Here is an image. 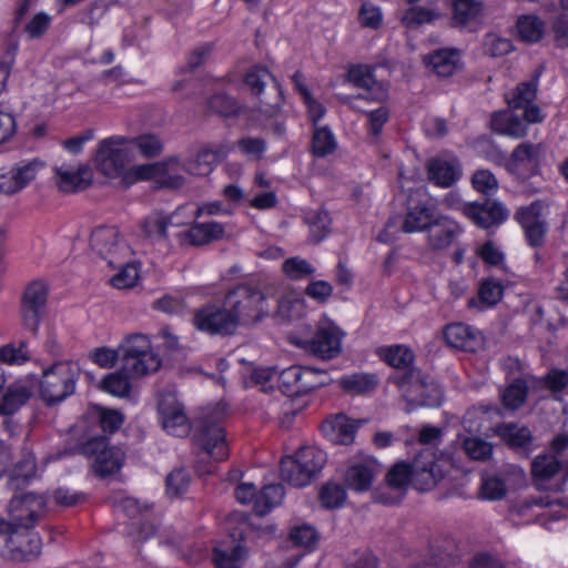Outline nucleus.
I'll list each match as a JSON object with an SVG mask.
<instances>
[{
    "label": "nucleus",
    "mask_w": 568,
    "mask_h": 568,
    "mask_svg": "<svg viewBox=\"0 0 568 568\" xmlns=\"http://www.w3.org/2000/svg\"><path fill=\"white\" fill-rule=\"evenodd\" d=\"M449 462L443 457H435L429 449H424L412 464L398 462L392 466L386 475L387 489L392 495L379 490L377 501L385 505L397 504L407 491L410 484L420 491L434 488L446 475Z\"/></svg>",
    "instance_id": "1"
},
{
    "label": "nucleus",
    "mask_w": 568,
    "mask_h": 568,
    "mask_svg": "<svg viewBox=\"0 0 568 568\" xmlns=\"http://www.w3.org/2000/svg\"><path fill=\"white\" fill-rule=\"evenodd\" d=\"M128 142L129 136L125 135L105 138L98 143L93 158L100 174L125 187L143 181L153 170L152 166L144 164L130 165L133 153Z\"/></svg>",
    "instance_id": "2"
},
{
    "label": "nucleus",
    "mask_w": 568,
    "mask_h": 568,
    "mask_svg": "<svg viewBox=\"0 0 568 568\" xmlns=\"http://www.w3.org/2000/svg\"><path fill=\"white\" fill-rule=\"evenodd\" d=\"M123 361V369L133 377L149 375L159 371L162 365L160 355L153 349L148 335L132 333L119 344Z\"/></svg>",
    "instance_id": "3"
},
{
    "label": "nucleus",
    "mask_w": 568,
    "mask_h": 568,
    "mask_svg": "<svg viewBox=\"0 0 568 568\" xmlns=\"http://www.w3.org/2000/svg\"><path fill=\"white\" fill-rule=\"evenodd\" d=\"M225 305L235 331L261 321L268 313L265 295L257 288L240 285L229 292Z\"/></svg>",
    "instance_id": "4"
},
{
    "label": "nucleus",
    "mask_w": 568,
    "mask_h": 568,
    "mask_svg": "<svg viewBox=\"0 0 568 568\" xmlns=\"http://www.w3.org/2000/svg\"><path fill=\"white\" fill-rule=\"evenodd\" d=\"M79 377L78 363L57 362L43 369L39 384L40 395L49 405L60 403L74 393Z\"/></svg>",
    "instance_id": "5"
},
{
    "label": "nucleus",
    "mask_w": 568,
    "mask_h": 568,
    "mask_svg": "<svg viewBox=\"0 0 568 568\" xmlns=\"http://www.w3.org/2000/svg\"><path fill=\"white\" fill-rule=\"evenodd\" d=\"M33 527L10 525L0 520V556L13 560L36 558L42 549V540Z\"/></svg>",
    "instance_id": "6"
},
{
    "label": "nucleus",
    "mask_w": 568,
    "mask_h": 568,
    "mask_svg": "<svg viewBox=\"0 0 568 568\" xmlns=\"http://www.w3.org/2000/svg\"><path fill=\"white\" fill-rule=\"evenodd\" d=\"M327 460L326 453L315 446L301 448L294 457L281 462V476L295 487H304L323 469Z\"/></svg>",
    "instance_id": "7"
},
{
    "label": "nucleus",
    "mask_w": 568,
    "mask_h": 568,
    "mask_svg": "<svg viewBox=\"0 0 568 568\" xmlns=\"http://www.w3.org/2000/svg\"><path fill=\"white\" fill-rule=\"evenodd\" d=\"M158 418L162 428L172 436L185 437L192 429V423L185 412L184 404L173 392H163L158 398Z\"/></svg>",
    "instance_id": "8"
},
{
    "label": "nucleus",
    "mask_w": 568,
    "mask_h": 568,
    "mask_svg": "<svg viewBox=\"0 0 568 568\" xmlns=\"http://www.w3.org/2000/svg\"><path fill=\"white\" fill-rule=\"evenodd\" d=\"M44 166L43 161L32 158L0 168V193L13 195L21 192L37 179Z\"/></svg>",
    "instance_id": "9"
},
{
    "label": "nucleus",
    "mask_w": 568,
    "mask_h": 568,
    "mask_svg": "<svg viewBox=\"0 0 568 568\" xmlns=\"http://www.w3.org/2000/svg\"><path fill=\"white\" fill-rule=\"evenodd\" d=\"M91 250L101 258L106 260L110 266H116L126 261L131 250L113 226H100L92 231L90 236Z\"/></svg>",
    "instance_id": "10"
},
{
    "label": "nucleus",
    "mask_w": 568,
    "mask_h": 568,
    "mask_svg": "<svg viewBox=\"0 0 568 568\" xmlns=\"http://www.w3.org/2000/svg\"><path fill=\"white\" fill-rule=\"evenodd\" d=\"M344 333L331 320L322 318L316 327L312 339L296 342V345L303 347L314 356L322 359L335 358L342 351V338Z\"/></svg>",
    "instance_id": "11"
},
{
    "label": "nucleus",
    "mask_w": 568,
    "mask_h": 568,
    "mask_svg": "<svg viewBox=\"0 0 568 568\" xmlns=\"http://www.w3.org/2000/svg\"><path fill=\"white\" fill-rule=\"evenodd\" d=\"M79 452L87 457H94V473L104 477L118 471L123 464L124 453L121 448L109 447L105 436H94L79 446Z\"/></svg>",
    "instance_id": "12"
},
{
    "label": "nucleus",
    "mask_w": 568,
    "mask_h": 568,
    "mask_svg": "<svg viewBox=\"0 0 568 568\" xmlns=\"http://www.w3.org/2000/svg\"><path fill=\"white\" fill-rule=\"evenodd\" d=\"M275 377L282 392L290 396L312 390L327 382L324 371L301 365H293L277 372Z\"/></svg>",
    "instance_id": "13"
},
{
    "label": "nucleus",
    "mask_w": 568,
    "mask_h": 568,
    "mask_svg": "<svg viewBox=\"0 0 568 568\" xmlns=\"http://www.w3.org/2000/svg\"><path fill=\"white\" fill-rule=\"evenodd\" d=\"M48 286L42 281H34L26 288L22 303L21 315L23 326L38 333L41 321L47 314Z\"/></svg>",
    "instance_id": "14"
},
{
    "label": "nucleus",
    "mask_w": 568,
    "mask_h": 568,
    "mask_svg": "<svg viewBox=\"0 0 568 568\" xmlns=\"http://www.w3.org/2000/svg\"><path fill=\"white\" fill-rule=\"evenodd\" d=\"M192 323L196 329L210 335H232L235 333L226 305L223 307L214 303H207L196 308L193 313Z\"/></svg>",
    "instance_id": "15"
},
{
    "label": "nucleus",
    "mask_w": 568,
    "mask_h": 568,
    "mask_svg": "<svg viewBox=\"0 0 568 568\" xmlns=\"http://www.w3.org/2000/svg\"><path fill=\"white\" fill-rule=\"evenodd\" d=\"M544 210V204L540 201H535L527 206L519 207L515 213V220L521 226L527 243L534 248L544 245L548 232Z\"/></svg>",
    "instance_id": "16"
},
{
    "label": "nucleus",
    "mask_w": 568,
    "mask_h": 568,
    "mask_svg": "<svg viewBox=\"0 0 568 568\" xmlns=\"http://www.w3.org/2000/svg\"><path fill=\"white\" fill-rule=\"evenodd\" d=\"M222 416V409L214 412L212 418L210 414H205L197 434V442L215 460H224L229 455L225 432L219 424Z\"/></svg>",
    "instance_id": "17"
},
{
    "label": "nucleus",
    "mask_w": 568,
    "mask_h": 568,
    "mask_svg": "<svg viewBox=\"0 0 568 568\" xmlns=\"http://www.w3.org/2000/svg\"><path fill=\"white\" fill-rule=\"evenodd\" d=\"M45 507L47 499L43 495L28 493L14 496L8 505V511L12 519L10 525L34 528L44 514Z\"/></svg>",
    "instance_id": "18"
},
{
    "label": "nucleus",
    "mask_w": 568,
    "mask_h": 568,
    "mask_svg": "<svg viewBox=\"0 0 568 568\" xmlns=\"http://www.w3.org/2000/svg\"><path fill=\"white\" fill-rule=\"evenodd\" d=\"M463 234L464 227L458 221L438 214L426 231L425 243L429 251L442 252L453 246Z\"/></svg>",
    "instance_id": "19"
},
{
    "label": "nucleus",
    "mask_w": 568,
    "mask_h": 568,
    "mask_svg": "<svg viewBox=\"0 0 568 568\" xmlns=\"http://www.w3.org/2000/svg\"><path fill=\"white\" fill-rule=\"evenodd\" d=\"M245 84L250 88L251 92L255 97H261L264 87L272 81L274 83V98L272 102H265L261 99L258 112L266 119L274 118L280 112V104L282 101V90L280 83L271 74V72L260 65L252 67L245 74Z\"/></svg>",
    "instance_id": "20"
},
{
    "label": "nucleus",
    "mask_w": 568,
    "mask_h": 568,
    "mask_svg": "<svg viewBox=\"0 0 568 568\" xmlns=\"http://www.w3.org/2000/svg\"><path fill=\"white\" fill-rule=\"evenodd\" d=\"M542 156L540 144L524 142L517 145L507 163L510 173L520 179H528L538 174Z\"/></svg>",
    "instance_id": "21"
},
{
    "label": "nucleus",
    "mask_w": 568,
    "mask_h": 568,
    "mask_svg": "<svg viewBox=\"0 0 568 568\" xmlns=\"http://www.w3.org/2000/svg\"><path fill=\"white\" fill-rule=\"evenodd\" d=\"M118 508L132 520L130 534L134 536L135 541H144L155 532V525L150 521L149 505H141L138 499L125 497L120 500Z\"/></svg>",
    "instance_id": "22"
},
{
    "label": "nucleus",
    "mask_w": 568,
    "mask_h": 568,
    "mask_svg": "<svg viewBox=\"0 0 568 568\" xmlns=\"http://www.w3.org/2000/svg\"><path fill=\"white\" fill-rule=\"evenodd\" d=\"M464 215L477 226L489 229L504 223L509 212L500 202L487 200L481 204L468 203L464 206Z\"/></svg>",
    "instance_id": "23"
},
{
    "label": "nucleus",
    "mask_w": 568,
    "mask_h": 568,
    "mask_svg": "<svg viewBox=\"0 0 568 568\" xmlns=\"http://www.w3.org/2000/svg\"><path fill=\"white\" fill-rule=\"evenodd\" d=\"M435 203L430 199L410 200L402 224L404 233L426 232L435 219Z\"/></svg>",
    "instance_id": "24"
},
{
    "label": "nucleus",
    "mask_w": 568,
    "mask_h": 568,
    "mask_svg": "<svg viewBox=\"0 0 568 568\" xmlns=\"http://www.w3.org/2000/svg\"><path fill=\"white\" fill-rule=\"evenodd\" d=\"M55 182L62 192L72 193L89 186L93 179L92 170L83 163H62L54 168Z\"/></svg>",
    "instance_id": "25"
},
{
    "label": "nucleus",
    "mask_w": 568,
    "mask_h": 568,
    "mask_svg": "<svg viewBox=\"0 0 568 568\" xmlns=\"http://www.w3.org/2000/svg\"><path fill=\"white\" fill-rule=\"evenodd\" d=\"M145 166H152L153 170L143 181L154 180L161 187L179 189L184 184V176L180 173L184 170V163L178 158H169L163 162L144 163Z\"/></svg>",
    "instance_id": "26"
},
{
    "label": "nucleus",
    "mask_w": 568,
    "mask_h": 568,
    "mask_svg": "<svg viewBox=\"0 0 568 568\" xmlns=\"http://www.w3.org/2000/svg\"><path fill=\"white\" fill-rule=\"evenodd\" d=\"M426 169L429 181L440 187H450L462 176L459 162L453 156L433 158Z\"/></svg>",
    "instance_id": "27"
},
{
    "label": "nucleus",
    "mask_w": 568,
    "mask_h": 568,
    "mask_svg": "<svg viewBox=\"0 0 568 568\" xmlns=\"http://www.w3.org/2000/svg\"><path fill=\"white\" fill-rule=\"evenodd\" d=\"M231 151L226 144H219L200 150L194 160L189 161L184 171L199 176L209 175L214 166L220 163Z\"/></svg>",
    "instance_id": "28"
},
{
    "label": "nucleus",
    "mask_w": 568,
    "mask_h": 568,
    "mask_svg": "<svg viewBox=\"0 0 568 568\" xmlns=\"http://www.w3.org/2000/svg\"><path fill=\"white\" fill-rule=\"evenodd\" d=\"M379 471L376 460L367 458L351 465L345 473V484L355 491H366Z\"/></svg>",
    "instance_id": "29"
},
{
    "label": "nucleus",
    "mask_w": 568,
    "mask_h": 568,
    "mask_svg": "<svg viewBox=\"0 0 568 568\" xmlns=\"http://www.w3.org/2000/svg\"><path fill=\"white\" fill-rule=\"evenodd\" d=\"M423 61L440 78L453 75L462 67L460 51L452 48L435 50L424 55Z\"/></svg>",
    "instance_id": "30"
},
{
    "label": "nucleus",
    "mask_w": 568,
    "mask_h": 568,
    "mask_svg": "<svg viewBox=\"0 0 568 568\" xmlns=\"http://www.w3.org/2000/svg\"><path fill=\"white\" fill-rule=\"evenodd\" d=\"M358 425L347 416L339 414L327 418L322 424L324 436L335 444L348 445L353 443Z\"/></svg>",
    "instance_id": "31"
},
{
    "label": "nucleus",
    "mask_w": 568,
    "mask_h": 568,
    "mask_svg": "<svg viewBox=\"0 0 568 568\" xmlns=\"http://www.w3.org/2000/svg\"><path fill=\"white\" fill-rule=\"evenodd\" d=\"M444 336L449 346L465 352H475L480 345L478 332L463 323L447 325Z\"/></svg>",
    "instance_id": "32"
},
{
    "label": "nucleus",
    "mask_w": 568,
    "mask_h": 568,
    "mask_svg": "<svg viewBox=\"0 0 568 568\" xmlns=\"http://www.w3.org/2000/svg\"><path fill=\"white\" fill-rule=\"evenodd\" d=\"M31 388L22 381L7 386L0 394V414L10 415L19 410L30 398Z\"/></svg>",
    "instance_id": "33"
},
{
    "label": "nucleus",
    "mask_w": 568,
    "mask_h": 568,
    "mask_svg": "<svg viewBox=\"0 0 568 568\" xmlns=\"http://www.w3.org/2000/svg\"><path fill=\"white\" fill-rule=\"evenodd\" d=\"M491 129L504 135L511 138H523L527 133L525 122L516 115L513 111H500L491 115Z\"/></svg>",
    "instance_id": "34"
},
{
    "label": "nucleus",
    "mask_w": 568,
    "mask_h": 568,
    "mask_svg": "<svg viewBox=\"0 0 568 568\" xmlns=\"http://www.w3.org/2000/svg\"><path fill=\"white\" fill-rule=\"evenodd\" d=\"M224 233L225 230L222 223H195L184 233V240L194 246H201L221 240Z\"/></svg>",
    "instance_id": "35"
},
{
    "label": "nucleus",
    "mask_w": 568,
    "mask_h": 568,
    "mask_svg": "<svg viewBox=\"0 0 568 568\" xmlns=\"http://www.w3.org/2000/svg\"><path fill=\"white\" fill-rule=\"evenodd\" d=\"M516 29L520 40L536 43L545 34V22L535 14H521L517 19Z\"/></svg>",
    "instance_id": "36"
},
{
    "label": "nucleus",
    "mask_w": 568,
    "mask_h": 568,
    "mask_svg": "<svg viewBox=\"0 0 568 568\" xmlns=\"http://www.w3.org/2000/svg\"><path fill=\"white\" fill-rule=\"evenodd\" d=\"M246 557V550L241 545H217L214 548L213 560L216 568H241Z\"/></svg>",
    "instance_id": "37"
},
{
    "label": "nucleus",
    "mask_w": 568,
    "mask_h": 568,
    "mask_svg": "<svg viewBox=\"0 0 568 568\" xmlns=\"http://www.w3.org/2000/svg\"><path fill=\"white\" fill-rule=\"evenodd\" d=\"M284 488L281 484L265 486L255 499L254 511L263 516L281 504L284 498Z\"/></svg>",
    "instance_id": "38"
},
{
    "label": "nucleus",
    "mask_w": 568,
    "mask_h": 568,
    "mask_svg": "<svg viewBox=\"0 0 568 568\" xmlns=\"http://www.w3.org/2000/svg\"><path fill=\"white\" fill-rule=\"evenodd\" d=\"M88 418L100 424L104 433H113L123 424V415L116 409H106L100 406H92L88 412Z\"/></svg>",
    "instance_id": "39"
},
{
    "label": "nucleus",
    "mask_w": 568,
    "mask_h": 568,
    "mask_svg": "<svg viewBox=\"0 0 568 568\" xmlns=\"http://www.w3.org/2000/svg\"><path fill=\"white\" fill-rule=\"evenodd\" d=\"M377 354L389 366L395 368H407L414 361L413 352L404 345L379 347Z\"/></svg>",
    "instance_id": "40"
},
{
    "label": "nucleus",
    "mask_w": 568,
    "mask_h": 568,
    "mask_svg": "<svg viewBox=\"0 0 568 568\" xmlns=\"http://www.w3.org/2000/svg\"><path fill=\"white\" fill-rule=\"evenodd\" d=\"M129 148H135L146 159L159 156L163 151V142L156 134L144 133L138 136H129Z\"/></svg>",
    "instance_id": "41"
},
{
    "label": "nucleus",
    "mask_w": 568,
    "mask_h": 568,
    "mask_svg": "<svg viewBox=\"0 0 568 568\" xmlns=\"http://www.w3.org/2000/svg\"><path fill=\"white\" fill-rule=\"evenodd\" d=\"M341 386L352 393L364 394L373 390L378 384V377L371 373H354L339 379Z\"/></svg>",
    "instance_id": "42"
},
{
    "label": "nucleus",
    "mask_w": 568,
    "mask_h": 568,
    "mask_svg": "<svg viewBox=\"0 0 568 568\" xmlns=\"http://www.w3.org/2000/svg\"><path fill=\"white\" fill-rule=\"evenodd\" d=\"M171 224V217L154 212L146 216L142 223L141 229L145 237L151 240L166 239L168 226Z\"/></svg>",
    "instance_id": "43"
},
{
    "label": "nucleus",
    "mask_w": 568,
    "mask_h": 568,
    "mask_svg": "<svg viewBox=\"0 0 568 568\" xmlns=\"http://www.w3.org/2000/svg\"><path fill=\"white\" fill-rule=\"evenodd\" d=\"M129 375L132 376L123 368L122 371L106 375L102 381V389L116 397L128 396L131 390Z\"/></svg>",
    "instance_id": "44"
},
{
    "label": "nucleus",
    "mask_w": 568,
    "mask_h": 568,
    "mask_svg": "<svg viewBox=\"0 0 568 568\" xmlns=\"http://www.w3.org/2000/svg\"><path fill=\"white\" fill-rule=\"evenodd\" d=\"M483 11V4L476 0H456L454 3V21L462 27L475 21Z\"/></svg>",
    "instance_id": "45"
},
{
    "label": "nucleus",
    "mask_w": 568,
    "mask_h": 568,
    "mask_svg": "<svg viewBox=\"0 0 568 568\" xmlns=\"http://www.w3.org/2000/svg\"><path fill=\"white\" fill-rule=\"evenodd\" d=\"M336 140L327 126H316L313 133L312 150L316 156H326L336 149Z\"/></svg>",
    "instance_id": "46"
},
{
    "label": "nucleus",
    "mask_w": 568,
    "mask_h": 568,
    "mask_svg": "<svg viewBox=\"0 0 568 568\" xmlns=\"http://www.w3.org/2000/svg\"><path fill=\"white\" fill-rule=\"evenodd\" d=\"M282 271L288 278L300 281L312 276L316 268L305 258L293 256L283 262Z\"/></svg>",
    "instance_id": "47"
},
{
    "label": "nucleus",
    "mask_w": 568,
    "mask_h": 568,
    "mask_svg": "<svg viewBox=\"0 0 568 568\" xmlns=\"http://www.w3.org/2000/svg\"><path fill=\"white\" fill-rule=\"evenodd\" d=\"M37 475L36 459L33 456H26L19 462L10 476L9 484L12 488H18L21 485L28 484Z\"/></svg>",
    "instance_id": "48"
},
{
    "label": "nucleus",
    "mask_w": 568,
    "mask_h": 568,
    "mask_svg": "<svg viewBox=\"0 0 568 568\" xmlns=\"http://www.w3.org/2000/svg\"><path fill=\"white\" fill-rule=\"evenodd\" d=\"M497 434L513 447H526L531 440V434L527 427H518L514 424L499 426Z\"/></svg>",
    "instance_id": "49"
},
{
    "label": "nucleus",
    "mask_w": 568,
    "mask_h": 568,
    "mask_svg": "<svg viewBox=\"0 0 568 568\" xmlns=\"http://www.w3.org/2000/svg\"><path fill=\"white\" fill-rule=\"evenodd\" d=\"M318 532L311 525H297L290 531L291 541L301 548L312 551L318 542Z\"/></svg>",
    "instance_id": "50"
},
{
    "label": "nucleus",
    "mask_w": 568,
    "mask_h": 568,
    "mask_svg": "<svg viewBox=\"0 0 568 568\" xmlns=\"http://www.w3.org/2000/svg\"><path fill=\"white\" fill-rule=\"evenodd\" d=\"M560 464L552 455H539L531 465L534 476L538 481L550 479L560 469ZM541 485V483H539Z\"/></svg>",
    "instance_id": "51"
},
{
    "label": "nucleus",
    "mask_w": 568,
    "mask_h": 568,
    "mask_svg": "<svg viewBox=\"0 0 568 568\" xmlns=\"http://www.w3.org/2000/svg\"><path fill=\"white\" fill-rule=\"evenodd\" d=\"M537 79L518 84L513 97L508 99L509 106L513 110H519L532 103L537 94Z\"/></svg>",
    "instance_id": "52"
},
{
    "label": "nucleus",
    "mask_w": 568,
    "mask_h": 568,
    "mask_svg": "<svg viewBox=\"0 0 568 568\" xmlns=\"http://www.w3.org/2000/svg\"><path fill=\"white\" fill-rule=\"evenodd\" d=\"M437 10L425 9L422 7H412L402 17V21L409 28L419 27L425 23H430L440 17Z\"/></svg>",
    "instance_id": "53"
},
{
    "label": "nucleus",
    "mask_w": 568,
    "mask_h": 568,
    "mask_svg": "<svg viewBox=\"0 0 568 568\" xmlns=\"http://www.w3.org/2000/svg\"><path fill=\"white\" fill-rule=\"evenodd\" d=\"M483 47L484 52L494 58L506 55L514 50L510 39L493 32L485 36Z\"/></svg>",
    "instance_id": "54"
},
{
    "label": "nucleus",
    "mask_w": 568,
    "mask_h": 568,
    "mask_svg": "<svg viewBox=\"0 0 568 568\" xmlns=\"http://www.w3.org/2000/svg\"><path fill=\"white\" fill-rule=\"evenodd\" d=\"M463 446L467 456L475 460L486 462L493 455L491 444L479 437L465 438Z\"/></svg>",
    "instance_id": "55"
},
{
    "label": "nucleus",
    "mask_w": 568,
    "mask_h": 568,
    "mask_svg": "<svg viewBox=\"0 0 568 568\" xmlns=\"http://www.w3.org/2000/svg\"><path fill=\"white\" fill-rule=\"evenodd\" d=\"M528 387L521 379H516L503 393V403L510 409L520 407L527 397Z\"/></svg>",
    "instance_id": "56"
},
{
    "label": "nucleus",
    "mask_w": 568,
    "mask_h": 568,
    "mask_svg": "<svg viewBox=\"0 0 568 568\" xmlns=\"http://www.w3.org/2000/svg\"><path fill=\"white\" fill-rule=\"evenodd\" d=\"M346 499V491L342 485L328 483L323 486L320 500L323 507L334 509L341 507Z\"/></svg>",
    "instance_id": "57"
},
{
    "label": "nucleus",
    "mask_w": 568,
    "mask_h": 568,
    "mask_svg": "<svg viewBox=\"0 0 568 568\" xmlns=\"http://www.w3.org/2000/svg\"><path fill=\"white\" fill-rule=\"evenodd\" d=\"M505 483L494 476H485L479 487V497L484 500H499L506 496Z\"/></svg>",
    "instance_id": "58"
},
{
    "label": "nucleus",
    "mask_w": 568,
    "mask_h": 568,
    "mask_svg": "<svg viewBox=\"0 0 568 568\" xmlns=\"http://www.w3.org/2000/svg\"><path fill=\"white\" fill-rule=\"evenodd\" d=\"M119 272L111 277L110 282L112 286L119 290L130 288L136 284L139 278L138 266L133 263L122 262Z\"/></svg>",
    "instance_id": "59"
},
{
    "label": "nucleus",
    "mask_w": 568,
    "mask_h": 568,
    "mask_svg": "<svg viewBox=\"0 0 568 568\" xmlns=\"http://www.w3.org/2000/svg\"><path fill=\"white\" fill-rule=\"evenodd\" d=\"M358 22L363 28L377 30L383 23V12L372 2H364L358 11Z\"/></svg>",
    "instance_id": "60"
},
{
    "label": "nucleus",
    "mask_w": 568,
    "mask_h": 568,
    "mask_svg": "<svg viewBox=\"0 0 568 568\" xmlns=\"http://www.w3.org/2000/svg\"><path fill=\"white\" fill-rule=\"evenodd\" d=\"M503 296V286L494 280L483 281L478 291V302L486 307L496 305Z\"/></svg>",
    "instance_id": "61"
},
{
    "label": "nucleus",
    "mask_w": 568,
    "mask_h": 568,
    "mask_svg": "<svg viewBox=\"0 0 568 568\" xmlns=\"http://www.w3.org/2000/svg\"><path fill=\"white\" fill-rule=\"evenodd\" d=\"M118 348H111L108 346L95 347L89 353V359L101 368H112L120 356Z\"/></svg>",
    "instance_id": "62"
},
{
    "label": "nucleus",
    "mask_w": 568,
    "mask_h": 568,
    "mask_svg": "<svg viewBox=\"0 0 568 568\" xmlns=\"http://www.w3.org/2000/svg\"><path fill=\"white\" fill-rule=\"evenodd\" d=\"M190 475L183 469H174L166 477V491L172 496H179L183 494L190 485Z\"/></svg>",
    "instance_id": "63"
},
{
    "label": "nucleus",
    "mask_w": 568,
    "mask_h": 568,
    "mask_svg": "<svg viewBox=\"0 0 568 568\" xmlns=\"http://www.w3.org/2000/svg\"><path fill=\"white\" fill-rule=\"evenodd\" d=\"M29 361L27 347L21 343L18 347L12 344L0 347V362L9 365H22Z\"/></svg>",
    "instance_id": "64"
}]
</instances>
